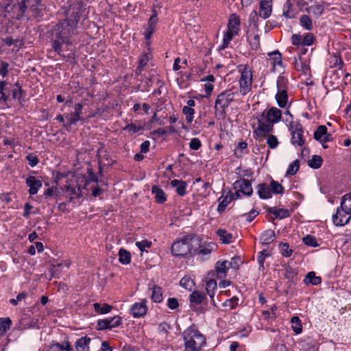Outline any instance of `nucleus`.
Masks as SVG:
<instances>
[{"mask_svg": "<svg viewBox=\"0 0 351 351\" xmlns=\"http://www.w3.org/2000/svg\"><path fill=\"white\" fill-rule=\"evenodd\" d=\"M82 10L83 3L80 1L71 5L66 12V18L57 24L53 29L55 39L53 42V48L59 55L67 60L73 59L74 53L71 50L68 54H63V45L66 47L71 45L70 38L75 33Z\"/></svg>", "mask_w": 351, "mask_h": 351, "instance_id": "1", "label": "nucleus"}, {"mask_svg": "<svg viewBox=\"0 0 351 351\" xmlns=\"http://www.w3.org/2000/svg\"><path fill=\"white\" fill-rule=\"evenodd\" d=\"M184 351H200L206 343V338L198 330L191 327L183 332Z\"/></svg>", "mask_w": 351, "mask_h": 351, "instance_id": "2", "label": "nucleus"}, {"mask_svg": "<svg viewBox=\"0 0 351 351\" xmlns=\"http://www.w3.org/2000/svg\"><path fill=\"white\" fill-rule=\"evenodd\" d=\"M235 92L232 89H227L219 93L215 100V112L216 117L224 119L226 116V110L232 101L234 100Z\"/></svg>", "mask_w": 351, "mask_h": 351, "instance_id": "3", "label": "nucleus"}, {"mask_svg": "<svg viewBox=\"0 0 351 351\" xmlns=\"http://www.w3.org/2000/svg\"><path fill=\"white\" fill-rule=\"evenodd\" d=\"M257 127L254 129L253 136L256 140L261 141L270 132H273L274 125L267 122L265 118L261 117V114L257 117Z\"/></svg>", "mask_w": 351, "mask_h": 351, "instance_id": "4", "label": "nucleus"}, {"mask_svg": "<svg viewBox=\"0 0 351 351\" xmlns=\"http://www.w3.org/2000/svg\"><path fill=\"white\" fill-rule=\"evenodd\" d=\"M193 239V236L191 234L183 235L180 234L179 238H177V257H184L191 253Z\"/></svg>", "mask_w": 351, "mask_h": 351, "instance_id": "5", "label": "nucleus"}, {"mask_svg": "<svg viewBox=\"0 0 351 351\" xmlns=\"http://www.w3.org/2000/svg\"><path fill=\"white\" fill-rule=\"evenodd\" d=\"M252 84V72L247 66H245L241 71L239 80V91L241 95H245L251 90Z\"/></svg>", "mask_w": 351, "mask_h": 351, "instance_id": "6", "label": "nucleus"}, {"mask_svg": "<svg viewBox=\"0 0 351 351\" xmlns=\"http://www.w3.org/2000/svg\"><path fill=\"white\" fill-rule=\"evenodd\" d=\"M291 143L295 147H302L305 144L304 128L302 124L297 123L295 126L291 125Z\"/></svg>", "mask_w": 351, "mask_h": 351, "instance_id": "7", "label": "nucleus"}, {"mask_svg": "<svg viewBox=\"0 0 351 351\" xmlns=\"http://www.w3.org/2000/svg\"><path fill=\"white\" fill-rule=\"evenodd\" d=\"M234 189L236 190V192L233 195V196H236L237 197H240V193H242L243 195H247L248 197L251 196L253 193V189L252 187L251 182L246 179H240L234 182L233 184Z\"/></svg>", "mask_w": 351, "mask_h": 351, "instance_id": "8", "label": "nucleus"}, {"mask_svg": "<svg viewBox=\"0 0 351 351\" xmlns=\"http://www.w3.org/2000/svg\"><path fill=\"white\" fill-rule=\"evenodd\" d=\"M315 38L311 33H306L302 38L300 34H293L291 40L294 46H311L313 44Z\"/></svg>", "mask_w": 351, "mask_h": 351, "instance_id": "9", "label": "nucleus"}, {"mask_svg": "<svg viewBox=\"0 0 351 351\" xmlns=\"http://www.w3.org/2000/svg\"><path fill=\"white\" fill-rule=\"evenodd\" d=\"M121 323V318L119 316L99 319L97 321V329L99 330L111 329L119 326Z\"/></svg>", "mask_w": 351, "mask_h": 351, "instance_id": "10", "label": "nucleus"}, {"mask_svg": "<svg viewBox=\"0 0 351 351\" xmlns=\"http://www.w3.org/2000/svg\"><path fill=\"white\" fill-rule=\"evenodd\" d=\"M83 105L77 103L74 106V112L66 113L65 118L67 120V123L64 125V127L71 126L76 124L77 121L81 120V114L82 112Z\"/></svg>", "mask_w": 351, "mask_h": 351, "instance_id": "11", "label": "nucleus"}, {"mask_svg": "<svg viewBox=\"0 0 351 351\" xmlns=\"http://www.w3.org/2000/svg\"><path fill=\"white\" fill-rule=\"evenodd\" d=\"M261 117L266 119L267 122L274 123H278L281 120L282 112L276 107H271L268 110H265L261 114Z\"/></svg>", "mask_w": 351, "mask_h": 351, "instance_id": "12", "label": "nucleus"}, {"mask_svg": "<svg viewBox=\"0 0 351 351\" xmlns=\"http://www.w3.org/2000/svg\"><path fill=\"white\" fill-rule=\"evenodd\" d=\"M348 215L343 209L341 208V206L337 208L335 214L332 216V221L336 226H343L349 223L350 220V216Z\"/></svg>", "mask_w": 351, "mask_h": 351, "instance_id": "13", "label": "nucleus"}, {"mask_svg": "<svg viewBox=\"0 0 351 351\" xmlns=\"http://www.w3.org/2000/svg\"><path fill=\"white\" fill-rule=\"evenodd\" d=\"M273 0H260L258 15L261 18L266 19L272 12Z\"/></svg>", "mask_w": 351, "mask_h": 351, "instance_id": "14", "label": "nucleus"}, {"mask_svg": "<svg viewBox=\"0 0 351 351\" xmlns=\"http://www.w3.org/2000/svg\"><path fill=\"white\" fill-rule=\"evenodd\" d=\"M82 187L77 183V187H72L66 185L64 186L65 196L69 199V202H71L75 198H79L82 196Z\"/></svg>", "mask_w": 351, "mask_h": 351, "instance_id": "15", "label": "nucleus"}, {"mask_svg": "<svg viewBox=\"0 0 351 351\" xmlns=\"http://www.w3.org/2000/svg\"><path fill=\"white\" fill-rule=\"evenodd\" d=\"M26 184L29 188V193L35 195L38 193L39 189L42 186L40 180L36 179L34 176H29L26 179Z\"/></svg>", "mask_w": 351, "mask_h": 351, "instance_id": "16", "label": "nucleus"}, {"mask_svg": "<svg viewBox=\"0 0 351 351\" xmlns=\"http://www.w3.org/2000/svg\"><path fill=\"white\" fill-rule=\"evenodd\" d=\"M241 20L239 16L235 14H231L228 23V29L239 34L240 30Z\"/></svg>", "mask_w": 351, "mask_h": 351, "instance_id": "17", "label": "nucleus"}, {"mask_svg": "<svg viewBox=\"0 0 351 351\" xmlns=\"http://www.w3.org/2000/svg\"><path fill=\"white\" fill-rule=\"evenodd\" d=\"M91 339L87 336L78 339L75 342V348L76 351H89V345Z\"/></svg>", "mask_w": 351, "mask_h": 351, "instance_id": "18", "label": "nucleus"}, {"mask_svg": "<svg viewBox=\"0 0 351 351\" xmlns=\"http://www.w3.org/2000/svg\"><path fill=\"white\" fill-rule=\"evenodd\" d=\"M228 261H218L215 263V271L217 273V278H222L226 276L227 271L229 269Z\"/></svg>", "mask_w": 351, "mask_h": 351, "instance_id": "19", "label": "nucleus"}, {"mask_svg": "<svg viewBox=\"0 0 351 351\" xmlns=\"http://www.w3.org/2000/svg\"><path fill=\"white\" fill-rule=\"evenodd\" d=\"M147 311L145 303H135L131 308L130 311L134 317H139L146 314Z\"/></svg>", "mask_w": 351, "mask_h": 351, "instance_id": "20", "label": "nucleus"}, {"mask_svg": "<svg viewBox=\"0 0 351 351\" xmlns=\"http://www.w3.org/2000/svg\"><path fill=\"white\" fill-rule=\"evenodd\" d=\"M256 189L257 193L261 199H266L271 197L269 186L266 183L258 184Z\"/></svg>", "mask_w": 351, "mask_h": 351, "instance_id": "21", "label": "nucleus"}, {"mask_svg": "<svg viewBox=\"0 0 351 351\" xmlns=\"http://www.w3.org/2000/svg\"><path fill=\"white\" fill-rule=\"evenodd\" d=\"M267 211L274 214L276 218L280 219L289 217L291 215L290 211L286 208L276 209L275 207H269L267 208Z\"/></svg>", "mask_w": 351, "mask_h": 351, "instance_id": "22", "label": "nucleus"}, {"mask_svg": "<svg viewBox=\"0 0 351 351\" xmlns=\"http://www.w3.org/2000/svg\"><path fill=\"white\" fill-rule=\"evenodd\" d=\"M282 10V15L279 18L282 19V17L284 16L286 19H294L295 17V12L293 9V5L291 2V0H287L283 5Z\"/></svg>", "mask_w": 351, "mask_h": 351, "instance_id": "23", "label": "nucleus"}, {"mask_svg": "<svg viewBox=\"0 0 351 351\" xmlns=\"http://www.w3.org/2000/svg\"><path fill=\"white\" fill-rule=\"evenodd\" d=\"M274 231L271 229H269L261 234L260 240L263 245H268L274 241Z\"/></svg>", "mask_w": 351, "mask_h": 351, "instance_id": "24", "label": "nucleus"}, {"mask_svg": "<svg viewBox=\"0 0 351 351\" xmlns=\"http://www.w3.org/2000/svg\"><path fill=\"white\" fill-rule=\"evenodd\" d=\"M340 205L346 213L351 215V192L342 196Z\"/></svg>", "mask_w": 351, "mask_h": 351, "instance_id": "25", "label": "nucleus"}, {"mask_svg": "<svg viewBox=\"0 0 351 351\" xmlns=\"http://www.w3.org/2000/svg\"><path fill=\"white\" fill-rule=\"evenodd\" d=\"M304 283L306 285H318L322 282V278L319 276H316L314 271H309L305 276Z\"/></svg>", "mask_w": 351, "mask_h": 351, "instance_id": "26", "label": "nucleus"}, {"mask_svg": "<svg viewBox=\"0 0 351 351\" xmlns=\"http://www.w3.org/2000/svg\"><path fill=\"white\" fill-rule=\"evenodd\" d=\"M278 105L280 108H285L288 101L287 90H278L275 96Z\"/></svg>", "mask_w": 351, "mask_h": 351, "instance_id": "27", "label": "nucleus"}, {"mask_svg": "<svg viewBox=\"0 0 351 351\" xmlns=\"http://www.w3.org/2000/svg\"><path fill=\"white\" fill-rule=\"evenodd\" d=\"M149 289L152 290V299L155 302H160L162 300V289L156 285L152 287L149 285Z\"/></svg>", "mask_w": 351, "mask_h": 351, "instance_id": "28", "label": "nucleus"}, {"mask_svg": "<svg viewBox=\"0 0 351 351\" xmlns=\"http://www.w3.org/2000/svg\"><path fill=\"white\" fill-rule=\"evenodd\" d=\"M216 233L223 243L229 244L232 242L233 236L227 230L224 229H219Z\"/></svg>", "mask_w": 351, "mask_h": 351, "instance_id": "29", "label": "nucleus"}, {"mask_svg": "<svg viewBox=\"0 0 351 351\" xmlns=\"http://www.w3.org/2000/svg\"><path fill=\"white\" fill-rule=\"evenodd\" d=\"M232 197H229L228 196H221L218 198L219 204L217 206V212L219 213H222L226 208L228 206V205L231 202L232 199H233Z\"/></svg>", "mask_w": 351, "mask_h": 351, "instance_id": "30", "label": "nucleus"}, {"mask_svg": "<svg viewBox=\"0 0 351 351\" xmlns=\"http://www.w3.org/2000/svg\"><path fill=\"white\" fill-rule=\"evenodd\" d=\"M97 158L99 164L100 165H110L111 162V160L109 159V156L107 154L106 151L103 148H100L97 151Z\"/></svg>", "mask_w": 351, "mask_h": 351, "instance_id": "31", "label": "nucleus"}, {"mask_svg": "<svg viewBox=\"0 0 351 351\" xmlns=\"http://www.w3.org/2000/svg\"><path fill=\"white\" fill-rule=\"evenodd\" d=\"M73 351L70 343L68 341H64L62 344L58 343H52L49 347V351Z\"/></svg>", "mask_w": 351, "mask_h": 351, "instance_id": "32", "label": "nucleus"}, {"mask_svg": "<svg viewBox=\"0 0 351 351\" xmlns=\"http://www.w3.org/2000/svg\"><path fill=\"white\" fill-rule=\"evenodd\" d=\"M306 10L308 13H312L313 15L316 16H319L322 14L324 10V7L322 4L319 3H315L311 5L310 7L306 8Z\"/></svg>", "mask_w": 351, "mask_h": 351, "instance_id": "33", "label": "nucleus"}, {"mask_svg": "<svg viewBox=\"0 0 351 351\" xmlns=\"http://www.w3.org/2000/svg\"><path fill=\"white\" fill-rule=\"evenodd\" d=\"M270 57V60L273 64L274 69L277 66H281L282 64V56L278 51H275L268 53Z\"/></svg>", "mask_w": 351, "mask_h": 351, "instance_id": "34", "label": "nucleus"}, {"mask_svg": "<svg viewBox=\"0 0 351 351\" xmlns=\"http://www.w3.org/2000/svg\"><path fill=\"white\" fill-rule=\"evenodd\" d=\"M180 285L184 289L191 291L195 286V282L191 277L185 276L180 280Z\"/></svg>", "mask_w": 351, "mask_h": 351, "instance_id": "35", "label": "nucleus"}, {"mask_svg": "<svg viewBox=\"0 0 351 351\" xmlns=\"http://www.w3.org/2000/svg\"><path fill=\"white\" fill-rule=\"evenodd\" d=\"M119 260L122 264H129L131 261L130 252L123 248H121L119 252Z\"/></svg>", "mask_w": 351, "mask_h": 351, "instance_id": "36", "label": "nucleus"}, {"mask_svg": "<svg viewBox=\"0 0 351 351\" xmlns=\"http://www.w3.org/2000/svg\"><path fill=\"white\" fill-rule=\"evenodd\" d=\"M323 163L322 158L319 155H313L311 160L308 161V165L314 169L321 167Z\"/></svg>", "mask_w": 351, "mask_h": 351, "instance_id": "37", "label": "nucleus"}, {"mask_svg": "<svg viewBox=\"0 0 351 351\" xmlns=\"http://www.w3.org/2000/svg\"><path fill=\"white\" fill-rule=\"evenodd\" d=\"M205 298H206V296H205L204 293H201L197 291H193L190 295L191 302L196 304H202Z\"/></svg>", "mask_w": 351, "mask_h": 351, "instance_id": "38", "label": "nucleus"}, {"mask_svg": "<svg viewBox=\"0 0 351 351\" xmlns=\"http://www.w3.org/2000/svg\"><path fill=\"white\" fill-rule=\"evenodd\" d=\"M269 186L270 188L271 193L277 195L282 194L284 192L283 186L278 181L272 180Z\"/></svg>", "mask_w": 351, "mask_h": 351, "instance_id": "39", "label": "nucleus"}, {"mask_svg": "<svg viewBox=\"0 0 351 351\" xmlns=\"http://www.w3.org/2000/svg\"><path fill=\"white\" fill-rule=\"evenodd\" d=\"M291 322L293 332L296 335L301 333L302 331V326L300 318L298 316H293L291 319Z\"/></svg>", "mask_w": 351, "mask_h": 351, "instance_id": "40", "label": "nucleus"}, {"mask_svg": "<svg viewBox=\"0 0 351 351\" xmlns=\"http://www.w3.org/2000/svg\"><path fill=\"white\" fill-rule=\"evenodd\" d=\"M152 191V193L155 195L157 202L163 203L166 200L164 192L157 186H153Z\"/></svg>", "mask_w": 351, "mask_h": 351, "instance_id": "41", "label": "nucleus"}, {"mask_svg": "<svg viewBox=\"0 0 351 351\" xmlns=\"http://www.w3.org/2000/svg\"><path fill=\"white\" fill-rule=\"evenodd\" d=\"M300 25L306 30L313 29L312 20L308 15H302L300 18Z\"/></svg>", "mask_w": 351, "mask_h": 351, "instance_id": "42", "label": "nucleus"}, {"mask_svg": "<svg viewBox=\"0 0 351 351\" xmlns=\"http://www.w3.org/2000/svg\"><path fill=\"white\" fill-rule=\"evenodd\" d=\"M238 35V34H234V32L228 30L224 34L223 38V43L221 47V49H226L228 47L230 41L232 40L233 37Z\"/></svg>", "mask_w": 351, "mask_h": 351, "instance_id": "43", "label": "nucleus"}, {"mask_svg": "<svg viewBox=\"0 0 351 351\" xmlns=\"http://www.w3.org/2000/svg\"><path fill=\"white\" fill-rule=\"evenodd\" d=\"M151 55L149 53H144L139 60L138 66L136 68L137 74H140L143 70V69L147 64Z\"/></svg>", "mask_w": 351, "mask_h": 351, "instance_id": "44", "label": "nucleus"}, {"mask_svg": "<svg viewBox=\"0 0 351 351\" xmlns=\"http://www.w3.org/2000/svg\"><path fill=\"white\" fill-rule=\"evenodd\" d=\"M12 321L9 317L0 318V337L3 336L10 328Z\"/></svg>", "mask_w": 351, "mask_h": 351, "instance_id": "45", "label": "nucleus"}, {"mask_svg": "<svg viewBox=\"0 0 351 351\" xmlns=\"http://www.w3.org/2000/svg\"><path fill=\"white\" fill-rule=\"evenodd\" d=\"M326 131H327V128L325 125H319L314 132V134H313L314 138L320 143L321 141L322 140V138H324V134H326Z\"/></svg>", "mask_w": 351, "mask_h": 351, "instance_id": "46", "label": "nucleus"}, {"mask_svg": "<svg viewBox=\"0 0 351 351\" xmlns=\"http://www.w3.org/2000/svg\"><path fill=\"white\" fill-rule=\"evenodd\" d=\"M270 254L267 252L265 250H262L261 252H258V256H257V261L259 265V271H264L265 270V266L264 263L265 258L267 256H269Z\"/></svg>", "mask_w": 351, "mask_h": 351, "instance_id": "47", "label": "nucleus"}, {"mask_svg": "<svg viewBox=\"0 0 351 351\" xmlns=\"http://www.w3.org/2000/svg\"><path fill=\"white\" fill-rule=\"evenodd\" d=\"M93 306L95 312L99 314L108 313L112 309V306L108 304H104L101 306L99 303H95Z\"/></svg>", "mask_w": 351, "mask_h": 351, "instance_id": "48", "label": "nucleus"}, {"mask_svg": "<svg viewBox=\"0 0 351 351\" xmlns=\"http://www.w3.org/2000/svg\"><path fill=\"white\" fill-rule=\"evenodd\" d=\"M239 299L237 296H233L232 298L226 300L223 304L222 306L224 307H228L230 309H235L239 306Z\"/></svg>", "mask_w": 351, "mask_h": 351, "instance_id": "49", "label": "nucleus"}, {"mask_svg": "<svg viewBox=\"0 0 351 351\" xmlns=\"http://www.w3.org/2000/svg\"><path fill=\"white\" fill-rule=\"evenodd\" d=\"M187 186L188 184L186 182L182 180H177V195L180 196H184L187 193Z\"/></svg>", "mask_w": 351, "mask_h": 351, "instance_id": "50", "label": "nucleus"}, {"mask_svg": "<svg viewBox=\"0 0 351 351\" xmlns=\"http://www.w3.org/2000/svg\"><path fill=\"white\" fill-rule=\"evenodd\" d=\"M295 69L298 71H300L304 75H307L310 73V66L305 62H303L301 59L299 62H295Z\"/></svg>", "mask_w": 351, "mask_h": 351, "instance_id": "51", "label": "nucleus"}, {"mask_svg": "<svg viewBox=\"0 0 351 351\" xmlns=\"http://www.w3.org/2000/svg\"><path fill=\"white\" fill-rule=\"evenodd\" d=\"M182 113L185 115L188 123H191L193 121L195 110L189 106H184Z\"/></svg>", "mask_w": 351, "mask_h": 351, "instance_id": "52", "label": "nucleus"}, {"mask_svg": "<svg viewBox=\"0 0 351 351\" xmlns=\"http://www.w3.org/2000/svg\"><path fill=\"white\" fill-rule=\"evenodd\" d=\"M217 289V282L215 280H210L207 281L206 285V290L208 293V295L211 298H213L215 295V290Z\"/></svg>", "mask_w": 351, "mask_h": 351, "instance_id": "53", "label": "nucleus"}, {"mask_svg": "<svg viewBox=\"0 0 351 351\" xmlns=\"http://www.w3.org/2000/svg\"><path fill=\"white\" fill-rule=\"evenodd\" d=\"M300 168V162L298 160H294L291 162L287 169L286 172V176H293L295 175L299 170Z\"/></svg>", "mask_w": 351, "mask_h": 351, "instance_id": "54", "label": "nucleus"}, {"mask_svg": "<svg viewBox=\"0 0 351 351\" xmlns=\"http://www.w3.org/2000/svg\"><path fill=\"white\" fill-rule=\"evenodd\" d=\"M247 39L252 50H257L260 47V38L258 34H254L252 38L247 36Z\"/></svg>", "mask_w": 351, "mask_h": 351, "instance_id": "55", "label": "nucleus"}, {"mask_svg": "<svg viewBox=\"0 0 351 351\" xmlns=\"http://www.w3.org/2000/svg\"><path fill=\"white\" fill-rule=\"evenodd\" d=\"M303 243L310 247H317L319 246L318 243L317 242V239L315 237L308 234L303 237L302 239Z\"/></svg>", "mask_w": 351, "mask_h": 351, "instance_id": "56", "label": "nucleus"}, {"mask_svg": "<svg viewBox=\"0 0 351 351\" xmlns=\"http://www.w3.org/2000/svg\"><path fill=\"white\" fill-rule=\"evenodd\" d=\"M280 253L285 257H289L293 253V250L290 249L287 243H280L279 245Z\"/></svg>", "mask_w": 351, "mask_h": 351, "instance_id": "57", "label": "nucleus"}, {"mask_svg": "<svg viewBox=\"0 0 351 351\" xmlns=\"http://www.w3.org/2000/svg\"><path fill=\"white\" fill-rule=\"evenodd\" d=\"M288 80L282 75H279L277 79L278 90H287Z\"/></svg>", "mask_w": 351, "mask_h": 351, "instance_id": "58", "label": "nucleus"}, {"mask_svg": "<svg viewBox=\"0 0 351 351\" xmlns=\"http://www.w3.org/2000/svg\"><path fill=\"white\" fill-rule=\"evenodd\" d=\"M157 23H158L157 12L155 10H153L152 15L149 18V20L148 21V26L147 28L149 29H150L152 28V29H153L154 31H155Z\"/></svg>", "mask_w": 351, "mask_h": 351, "instance_id": "59", "label": "nucleus"}, {"mask_svg": "<svg viewBox=\"0 0 351 351\" xmlns=\"http://www.w3.org/2000/svg\"><path fill=\"white\" fill-rule=\"evenodd\" d=\"M298 272L296 269L290 266L285 267V277L290 280H293L297 276Z\"/></svg>", "mask_w": 351, "mask_h": 351, "instance_id": "60", "label": "nucleus"}, {"mask_svg": "<svg viewBox=\"0 0 351 351\" xmlns=\"http://www.w3.org/2000/svg\"><path fill=\"white\" fill-rule=\"evenodd\" d=\"M267 136V144L268 145L270 149H276L279 144L277 137L272 134H269Z\"/></svg>", "mask_w": 351, "mask_h": 351, "instance_id": "61", "label": "nucleus"}, {"mask_svg": "<svg viewBox=\"0 0 351 351\" xmlns=\"http://www.w3.org/2000/svg\"><path fill=\"white\" fill-rule=\"evenodd\" d=\"M215 247V245L213 243H210L208 245H202L199 247V254L202 255H208L214 250Z\"/></svg>", "mask_w": 351, "mask_h": 351, "instance_id": "62", "label": "nucleus"}, {"mask_svg": "<svg viewBox=\"0 0 351 351\" xmlns=\"http://www.w3.org/2000/svg\"><path fill=\"white\" fill-rule=\"evenodd\" d=\"M241 260L239 256H234L231 258L230 261H228L229 268H232L234 269H238L240 264L241 263Z\"/></svg>", "mask_w": 351, "mask_h": 351, "instance_id": "63", "label": "nucleus"}, {"mask_svg": "<svg viewBox=\"0 0 351 351\" xmlns=\"http://www.w3.org/2000/svg\"><path fill=\"white\" fill-rule=\"evenodd\" d=\"M202 147L201 141L198 138H193L189 143V147L192 150H198Z\"/></svg>", "mask_w": 351, "mask_h": 351, "instance_id": "64", "label": "nucleus"}]
</instances>
